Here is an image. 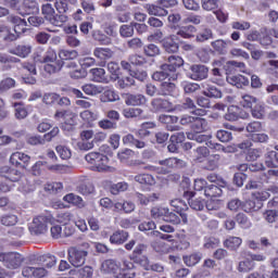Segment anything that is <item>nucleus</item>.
Wrapping results in <instances>:
<instances>
[{
	"mask_svg": "<svg viewBox=\"0 0 278 278\" xmlns=\"http://www.w3.org/2000/svg\"><path fill=\"white\" fill-rule=\"evenodd\" d=\"M42 266H25L22 269V275L25 278H42L47 277V268L55 266V256H42Z\"/></svg>",
	"mask_w": 278,
	"mask_h": 278,
	"instance_id": "1",
	"label": "nucleus"
},
{
	"mask_svg": "<svg viewBox=\"0 0 278 278\" xmlns=\"http://www.w3.org/2000/svg\"><path fill=\"white\" fill-rule=\"evenodd\" d=\"M41 64L43 65V71L48 73V75H53L55 73H60L62 71V66H64V62L58 60V53L52 48H49L46 53L40 59Z\"/></svg>",
	"mask_w": 278,
	"mask_h": 278,
	"instance_id": "2",
	"label": "nucleus"
},
{
	"mask_svg": "<svg viewBox=\"0 0 278 278\" xmlns=\"http://www.w3.org/2000/svg\"><path fill=\"white\" fill-rule=\"evenodd\" d=\"M177 3V0H156L152 4H147L146 10L150 16H168L169 8H175Z\"/></svg>",
	"mask_w": 278,
	"mask_h": 278,
	"instance_id": "3",
	"label": "nucleus"
},
{
	"mask_svg": "<svg viewBox=\"0 0 278 278\" xmlns=\"http://www.w3.org/2000/svg\"><path fill=\"white\" fill-rule=\"evenodd\" d=\"M55 218L51 215H39L35 217L29 226V231L34 236H42L47 233L48 225H54Z\"/></svg>",
	"mask_w": 278,
	"mask_h": 278,
	"instance_id": "4",
	"label": "nucleus"
},
{
	"mask_svg": "<svg viewBox=\"0 0 278 278\" xmlns=\"http://www.w3.org/2000/svg\"><path fill=\"white\" fill-rule=\"evenodd\" d=\"M173 168H186V161L178 157L161 160L155 170L159 175H168Z\"/></svg>",
	"mask_w": 278,
	"mask_h": 278,
	"instance_id": "5",
	"label": "nucleus"
},
{
	"mask_svg": "<svg viewBox=\"0 0 278 278\" xmlns=\"http://www.w3.org/2000/svg\"><path fill=\"white\" fill-rule=\"evenodd\" d=\"M0 262L3 263L5 268L16 270V268H21L23 262H25V258L23 255L16 252L0 253Z\"/></svg>",
	"mask_w": 278,
	"mask_h": 278,
	"instance_id": "6",
	"label": "nucleus"
},
{
	"mask_svg": "<svg viewBox=\"0 0 278 278\" xmlns=\"http://www.w3.org/2000/svg\"><path fill=\"white\" fill-rule=\"evenodd\" d=\"M68 261L72 266L79 268V266H84L86 264V257H88V251L83 250L81 248L72 247L67 251Z\"/></svg>",
	"mask_w": 278,
	"mask_h": 278,
	"instance_id": "7",
	"label": "nucleus"
},
{
	"mask_svg": "<svg viewBox=\"0 0 278 278\" xmlns=\"http://www.w3.org/2000/svg\"><path fill=\"white\" fill-rule=\"evenodd\" d=\"M85 160L86 162H88V164H92L93 166H96L99 173H103V170H105V165L109 162L108 156L99 152H90L86 154Z\"/></svg>",
	"mask_w": 278,
	"mask_h": 278,
	"instance_id": "8",
	"label": "nucleus"
},
{
	"mask_svg": "<svg viewBox=\"0 0 278 278\" xmlns=\"http://www.w3.org/2000/svg\"><path fill=\"white\" fill-rule=\"evenodd\" d=\"M102 270H104V273H109V275H113L115 278H127L125 269L121 268L114 260L104 261L102 263Z\"/></svg>",
	"mask_w": 278,
	"mask_h": 278,
	"instance_id": "9",
	"label": "nucleus"
},
{
	"mask_svg": "<svg viewBox=\"0 0 278 278\" xmlns=\"http://www.w3.org/2000/svg\"><path fill=\"white\" fill-rule=\"evenodd\" d=\"M58 134H60V128L54 127L50 132L46 134L43 137H40V136L27 137V143L33 146L45 144V142H51V140H53V138H55Z\"/></svg>",
	"mask_w": 278,
	"mask_h": 278,
	"instance_id": "10",
	"label": "nucleus"
},
{
	"mask_svg": "<svg viewBox=\"0 0 278 278\" xmlns=\"http://www.w3.org/2000/svg\"><path fill=\"white\" fill-rule=\"evenodd\" d=\"M164 64L161 65V68L163 71H169V73H173L175 75V71L177 68H181L184 66V59L179 55H169L165 58Z\"/></svg>",
	"mask_w": 278,
	"mask_h": 278,
	"instance_id": "11",
	"label": "nucleus"
},
{
	"mask_svg": "<svg viewBox=\"0 0 278 278\" xmlns=\"http://www.w3.org/2000/svg\"><path fill=\"white\" fill-rule=\"evenodd\" d=\"M210 74V68L205 65L194 64L190 66L189 77L194 81H202V79H207Z\"/></svg>",
	"mask_w": 278,
	"mask_h": 278,
	"instance_id": "12",
	"label": "nucleus"
},
{
	"mask_svg": "<svg viewBox=\"0 0 278 278\" xmlns=\"http://www.w3.org/2000/svg\"><path fill=\"white\" fill-rule=\"evenodd\" d=\"M150 110L154 113L168 112V110H173V103L166 99L154 98L151 100Z\"/></svg>",
	"mask_w": 278,
	"mask_h": 278,
	"instance_id": "13",
	"label": "nucleus"
},
{
	"mask_svg": "<svg viewBox=\"0 0 278 278\" xmlns=\"http://www.w3.org/2000/svg\"><path fill=\"white\" fill-rule=\"evenodd\" d=\"M162 47L166 53H177L179 43H177V35H169L162 40Z\"/></svg>",
	"mask_w": 278,
	"mask_h": 278,
	"instance_id": "14",
	"label": "nucleus"
},
{
	"mask_svg": "<svg viewBox=\"0 0 278 278\" xmlns=\"http://www.w3.org/2000/svg\"><path fill=\"white\" fill-rule=\"evenodd\" d=\"M7 21L9 23H12L14 26V36H17L21 35V34H25V30L27 29V22L16 15H9L7 17Z\"/></svg>",
	"mask_w": 278,
	"mask_h": 278,
	"instance_id": "15",
	"label": "nucleus"
},
{
	"mask_svg": "<svg viewBox=\"0 0 278 278\" xmlns=\"http://www.w3.org/2000/svg\"><path fill=\"white\" fill-rule=\"evenodd\" d=\"M29 160H31V157L23 152H15L10 157L11 164H13V166H20V168H27Z\"/></svg>",
	"mask_w": 278,
	"mask_h": 278,
	"instance_id": "16",
	"label": "nucleus"
},
{
	"mask_svg": "<svg viewBox=\"0 0 278 278\" xmlns=\"http://www.w3.org/2000/svg\"><path fill=\"white\" fill-rule=\"evenodd\" d=\"M147 97L142 93H126L125 103L130 106H140L147 104Z\"/></svg>",
	"mask_w": 278,
	"mask_h": 278,
	"instance_id": "17",
	"label": "nucleus"
},
{
	"mask_svg": "<svg viewBox=\"0 0 278 278\" xmlns=\"http://www.w3.org/2000/svg\"><path fill=\"white\" fill-rule=\"evenodd\" d=\"M204 97H210L211 99H223V91L216 86L210 84V81L202 83Z\"/></svg>",
	"mask_w": 278,
	"mask_h": 278,
	"instance_id": "18",
	"label": "nucleus"
},
{
	"mask_svg": "<svg viewBox=\"0 0 278 278\" xmlns=\"http://www.w3.org/2000/svg\"><path fill=\"white\" fill-rule=\"evenodd\" d=\"M9 53L22 59L29 58L31 55V46L21 43L9 50Z\"/></svg>",
	"mask_w": 278,
	"mask_h": 278,
	"instance_id": "19",
	"label": "nucleus"
},
{
	"mask_svg": "<svg viewBox=\"0 0 278 278\" xmlns=\"http://www.w3.org/2000/svg\"><path fill=\"white\" fill-rule=\"evenodd\" d=\"M226 81L230 84V86H236V88H244V86H249L250 81L243 75H230L226 77Z\"/></svg>",
	"mask_w": 278,
	"mask_h": 278,
	"instance_id": "20",
	"label": "nucleus"
},
{
	"mask_svg": "<svg viewBox=\"0 0 278 278\" xmlns=\"http://www.w3.org/2000/svg\"><path fill=\"white\" fill-rule=\"evenodd\" d=\"M229 45H233L231 40H223V39H217L213 42H211V47L216 51V53H219V55H226L227 54V47Z\"/></svg>",
	"mask_w": 278,
	"mask_h": 278,
	"instance_id": "21",
	"label": "nucleus"
},
{
	"mask_svg": "<svg viewBox=\"0 0 278 278\" xmlns=\"http://www.w3.org/2000/svg\"><path fill=\"white\" fill-rule=\"evenodd\" d=\"M93 55L98 60L106 62V60H112V58H114V51L110 48H96L93 50Z\"/></svg>",
	"mask_w": 278,
	"mask_h": 278,
	"instance_id": "22",
	"label": "nucleus"
},
{
	"mask_svg": "<svg viewBox=\"0 0 278 278\" xmlns=\"http://www.w3.org/2000/svg\"><path fill=\"white\" fill-rule=\"evenodd\" d=\"M128 238H129V233L127 231L116 230L110 237V242H111V244H125V242H127Z\"/></svg>",
	"mask_w": 278,
	"mask_h": 278,
	"instance_id": "23",
	"label": "nucleus"
},
{
	"mask_svg": "<svg viewBox=\"0 0 278 278\" xmlns=\"http://www.w3.org/2000/svg\"><path fill=\"white\" fill-rule=\"evenodd\" d=\"M90 75H92L93 81H97L98 84H108V76L105 75V70L101 67H96L90 70Z\"/></svg>",
	"mask_w": 278,
	"mask_h": 278,
	"instance_id": "24",
	"label": "nucleus"
},
{
	"mask_svg": "<svg viewBox=\"0 0 278 278\" xmlns=\"http://www.w3.org/2000/svg\"><path fill=\"white\" fill-rule=\"evenodd\" d=\"M194 34H197V27H194L193 25H187L178 28V30L176 31V37L180 36V38L190 39L194 38Z\"/></svg>",
	"mask_w": 278,
	"mask_h": 278,
	"instance_id": "25",
	"label": "nucleus"
},
{
	"mask_svg": "<svg viewBox=\"0 0 278 278\" xmlns=\"http://www.w3.org/2000/svg\"><path fill=\"white\" fill-rule=\"evenodd\" d=\"M85 94H88L89 97H97V94H101V92H104L105 88L103 86H97L93 84H87L81 87Z\"/></svg>",
	"mask_w": 278,
	"mask_h": 278,
	"instance_id": "26",
	"label": "nucleus"
},
{
	"mask_svg": "<svg viewBox=\"0 0 278 278\" xmlns=\"http://www.w3.org/2000/svg\"><path fill=\"white\" fill-rule=\"evenodd\" d=\"M177 79V75L174 74L173 72L168 71V70H163L161 67V71L155 72L152 75V79H154V81H164V79Z\"/></svg>",
	"mask_w": 278,
	"mask_h": 278,
	"instance_id": "27",
	"label": "nucleus"
},
{
	"mask_svg": "<svg viewBox=\"0 0 278 278\" xmlns=\"http://www.w3.org/2000/svg\"><path fill=\"white\" fill-rule=\"evenodd\" d=\"M124 144H131L136 147V149H144L147 147V142L144 140L134 138V135L128 134L123 137Z\"/></svg>",
	"mask_w": 278,
	"mask_h": 278,
	"instance_id": "28",
	"label": "nucleus"
},
{
	"mask_svg": "<svg viewBox=\"0 0 278 278\" xmlns=\"http://www.w3.org/2000/svg\"><path fill=\"white\" fill-rule=\"evenodd\" d=\"M63 200L66 203H72V205H76V207H79V210L86 207V202H84V199L81 197L76 195L75 193H68L66 194Z\"/></svg>",
	"mask_w": 278,
	"mask_h": 278,
	"instance_id": "29",
	"label": "nucleus"
},
{
	"mask_svg": "<svg viewBox=\"0 0 278 278\" xmlns=\"http://www.w3.org/2000/svg\"><path fill=\"white\" fill-rule=\"evenodd\" d=\"M265 165L267 168H278V153L277 151H267L265 154Z\"/></svg>",
	"mask_w": 278,
	"mask_h": 278,
	"instance_id": "30",
	"label": "nucleus"
},
{
	"mask_svg": "<svg viewBox=\"0 0 278 278\" xmlns=\"http://www.w3.org/2000/svg\"><path fill=\"white\" fill-rule=\"evenodd\" d=\"M241 244H242V238L240 237H228L224 241V247L226 249H229V251H238Z\"/></svg>",
	"mask_w": 278,
	"mask_h": 278,
	"instance_id": "31",
	"label": "nucleus"
},
{
	"mask_svg": "<svg viewBox=\"0 0 278 278\" xmlns=\"http://www.w3.org/2000/svg\"><path fill=\"white\" fill-rule=\"evenodd\" d=\"M23 10L25 14H36L39 12L40 7L38 5V1L36 0H24Z\"/></svg>",
	"mask_w": 278,
	"mask_h": 278,
	"instance_id": "32",
	"label": "nucleus"
},
{
	"mask_svg": "<svg viewBox=\"0 0 278 278\" xmlns=\"http://www.w3.org/2000/svg\"><path fill=\"white\" fill-rule=\"evenodd\" d=\"M175 83L164 81L160 85L159 94L161 97H168L175 92Z\"/></svg>",
	"mask_w": 278,
	"mask_h": 278,
	"instance_id": "33",
	"label": "nucleus"
},
{
	"mask_svg": "<svg viewBox=\"0 0 278 278\" xmlns=\"http://www.w3.org/2000/svg\"><path fill=\"white\" fill-rule=\"evenodd\" d=\"M263 205L264 204L262 202H255L253 200H248V201L243 202L242 210H243V212H247L248 214L251 212H260V210H262Z\"/></svg>",
	"mask_w": 278,
	"mask_h": 278,
	"instance_id": "34",
	"label": "nucleus"
},
{
	"mask_svg": "<svg viewBox=\"0 0 278 278\" xmlns=\"http://www.w3.org/2000/svg\"><path fill=\"white\" fill-rule=\"evenodd\" d=\"M0 38H3L5 42H14L18 36L14 35L8 26L0 24Z\"/></svg>",
	"mask_w": 278,
	"mask_h": 278,
	"instance_id": "35",
	"label": "nucleus"
},
{
	"mask_svg": "<svg viewBox=\"0 0 278 278\" xmlns=\"http://www.w3.org/2000/svg\"><path fill=\"white\" fill-rule=\"evenodd\" d=\"M204 195L211 198L222 197L223 189L218 185H206L204 189Z\"/></svg>",
	"mask_w": 278,
	"mask_h": 278,
	"instance_id": "36",
	"label": "nucleus"
},
{
	"mask_svg": "<svg viewBox=\"0 0 278 278\" xmlns=\"http://www.w3.org/2000/svg\"><path fill=\"white\" fill-rule=\"evenodd\" d=\"M135 181L142 186H155V178L151 174H139L135 176Z\"/></svg>",
	"mask_w": 278,
	"mask_h": 278,
	"instance_id": "37",
	"label": "nucleus"
},
{
	"mask_svg": "<svg viewBox=\"0 0 278 278\" xmlns=\"http://www.w3.org/2000/svg\"><path fill=\"white\" fill-rule=\"evenodd\" d=\"M50 25L54 27H62L66 21H68V16L64 14H52L49 20H47Z\"/></svg>",
	"mask_w": 278,
	"mask_h": 278,
	"instance_id": "38",
	"label": "nucleus"
},
{
	"mask_svg": "<svg viewBox=\"0 0 278 278\" xmlns=\"http://www.w3.org/2000/svg\"><path fill=\"white\" fill-rule=\"evenodd\" d=\"M144 111L139 108H126L123 110V116L125 118H140Z\"/></svg>",
	"mask_w": 278,
	"mask_h": 278,
	"instance_id": "39",
	"label": "nucleus"
},
{
	"mask_svg": "<svg viewBox=\"0 0 278 278\" xmlns=\"http://www.w3.org/2000/svg\"><path fill=\"white\" fill-rule=\"evenodd\" d=\"M167 212L168 208L166 207L154 206L151 208L150 214L151 217L154 218V220H164Z\"/></svg>",
	"mask_w": 278,
	"mask_h": 278,
	"instance_id": "40",
	"label": "nucleus"
},
{
	"mask_svg": "<svg viewBox=\"0 0 278 278\" xmlns=\"http://www.w3.org/2000/svg\"><path fill=\"white\" fill-rule=\"evenodd\" d=\"M79 53L77 50H60L59 58L60 62H64V60H77Z\"/></svg>",
	"mask_w": 278,
	"mask_h": 278,
	"instance_id": "41",
	"label": "nucleus"
},
{
	"mask_svg": "<svg viewBox=\"0 0 278 278\" xmlns=\"http://www.w3.org/2000/svg\"><path fill=\"white\" fill-rule=\"evenodd\" d=\"M189 205L191 210H195V212H202V210H205V200L201 198H191L189 200Z\"/></svg>",
	"mask_w": 278,
	"mask_h": 278,
	"instance_id": "42",
	"label": "nucleus"
},
{
	"mask_svg": "<svg viewBox=\"0 0 278 278\" xmlns=\"http://www.w3.org/2000/svg\"><path fill=\"white\" fill-rule=\"evenodd\" d=\"M117 86L122 88V90H125V88H131V86H136V79H134V76H124L117 81Z\"/></svg>",
	"mask_w": 278,
	"mask_h": 278,
	"instance_id": "43",
	"label": "nucleus"
},
{
	"mask_svg": "<svg viewBox=\"0 0 278 278\" xmlns=\"http://www.w3.org/2000/svg\"><path fill=\"white\" fill-rule=\"evenodd\" d=\"M16 86V81L12 78H4L0 81V94L8 92L11 88Z\"/></svg>",
	"mask_w": 278,
	"mask_h": 278,
	"instance_id": "44",
	"label": "nucleus"
},
{
	"mask_svg": "<svg viewBox=\"0 0 278 278\" xmlns=\"http://www.w3.org/2000/svg\"><path fill=\"white\" fill-rule=\"evenodd\" d=\"M255 103H257V98L251 94H244L241 97L240 105H242V108L252 109Z\"/></svg>",
	"mask_w": 278,
	"mask_h": 278,
	"instance_id": "45",
	"label": "nucleus"
},
{
	"mask_svg": "<svg viewBox=\"0 0 278 278\" xmlns=\"http://www.w3.org/2000/svg\"><path fill=\"white\" fill-rule=\"evenodd\" d=\"M119 97L116 93V91L114 90H105L103 92V94L100 98V101H102V103H108V101L110 102H114V101H118Z\"/></svg>",
	"mask_w": 278,
	"mask_h": 278,
	"instance_id": "46",
	"label": "nucleus"
},
{
	"mask_svg": "<svg viewBox=\"0 0 278 278\" xmlns=\"http://www.w3.org/2000/svg\"><path fill=\"white\" fill-rule=\"evenodd\" d=\"M143 53L148 58H155V55H160V47L155 46V43H149L143 47Z\"/></svg>",
	"mask_w": 278,
	"mask_h": 278,
	"instance_id": "47",
	"label": "nucleus"
},
{
	"mask_svg": "<svg viewBox=\"0 0 278 278\" xmlns=\"http://www.w3.org/2000/svg\"><path fill=\"white\" fill-rule=\"evenodd\" d=\"M55 150L61 160H71L73 155V152L66 146H56Z\"/></svg>",
	"mask_w": 278,
	"mask_h": 278,
	"instance_id": "48",
	"label": "nucleus"
},
{
	"mask_svg": "<svg viewBox=\"0 0 278 278\" xmlns=\"http://www.w3.org/2000/svg\"><path fill=\"white\" fill-rule=\"evenodd\" d=\"M132 262L135 264H139V266H142L144 270H149L150 268L149 257L146 255H132Z\"/></svg>",
	"mask_w": 278,
	"mask_h": 278,
	"instance_id": "49",
	"label": "nucleus"
},
{
	"mask_svg": "<svg viewBox=\"0 0 278 278\" xmlns=\"http://www.w3.org/2000/svg\"><path fill=\"white\" fill-rule=\"evenodd\" d=\"M0 223L4 227H14L18 223V217L16 215H4L0 218Z\"/></svg>",
	"mask_w": 278,
	"mask_h": 278,
	"instance_id": "50",
	"label": "nucleus"
},
{
	"mask_svg": "<svg viewBox=\"0 0 278 278\" xmlns=\"http://www.w3.org/2000/svg\"><path fill=\"white\" fill-rule=\"evenodd\" d=\"M79 117L84 123H94L97 121V114L90 110H85L79 113Z\"/></svg>",
	"mask_w": 278,
	"mask_h": 278,
	"instance_id": "51",
	"label": "nucleus"
},
{
	"mask_svg": "<svg viewBox=\"0 0 278 278\" xmlns=\"http://www.w3.org/2000/svg\"><path fill=\"white\" fill-rule=\"evenodd\" d=\"M210 155V150L207 147H199L193 151V157L194 160H198V162H201L203 157H207Z\"/></svg>",
	"mask_w": 278,
	"mask_h": 278,
	"instance_id": "52",
	"label": "nucleus"
},
{
	"mask_svg": "<svg viewBox=\"0 0 278 278\" xmlns=\"http://www.w3.org/2000/svg\"><path fill=\"white\" fill-rule=\"evenodd\" d=\"M236 222L242 229H249L251 227V220L243 213H239L236 216Z\"/></svg>",
	"mask_w": 278,
	"mask_h": 278,
	"instance_id": "53",
	"label": "nucleus"
},
{
	"mask_svg": "<svg viewBox=\"0 0 278 278\" xmlns=\"http://www.w3.org/2000/svg\"><path fill=\"white\" fill-rule=\"evenodd\" d=\"M165 223H172V225H179L181 223V218L176 213L170 212L167 208V213L165 214V218L163 219Z\"/></svg>",
	"mask_w": 278,
	"mask_h": 278,
	"instance_id": "54",
	"label": "nucleus"
},
{
	"mask_svg": "<svg viewBox=\"0 0 278 278\" xmlns=\"http://www.w3.org/2000/svg\"><path fill=\"white\" fill-rule=\"evenodd\" d=\"M214 33L210 28H205L197 36V42H205V40H212Z\"/></svg>",
	"mask_w": 278,
	"mask_h": 278,
	"instance_id": "55",
	"label": "nucleus"
},
{
	"mask_svg": "<svg viewBox=\"0 0 278 278\" xmlns=\"http://www.w3.org/2000/svg\"><path fill=\"white\" fill-rule=\"evenodd\" d=\"M188 140H194L195 142H207L210 140V137L207 135H203L201 132H189L187 135Z\"/></svg>",
	"mask_w": 278,
	"mask_h": 278,
	"instance_id": "56",
	"label": "nucleus"
},
{
	"mask_svg": "<svg viewBox=\"0 0 278 278\" xmlns=\"http://www.w3.org/2000/svg\"><path fill=\"white\" fill-rule=\"evenodd\" d=\"M216 138L219 140V142H231V140H233V135L231 131L218 130L216 132Z\"/></svg>",
	"mask_w": 278,
	"mask_h": 278,
	"instance_id": "57",
	"label": "nucleus"
},
{
	"mask_svg": "<svg viewBox=\"0 0 278 278\" xmlns=\"http://www.w3.org/2000/svg\"><path fill=\"white\" fill-rule=\"evenodd\" d=\"M74 216L73 213L71 212H62L59 213L56 216V223H62L63 225H68V223H71V220H73Z\"/></svg>",
	"mask_w": 278,
	"mask_h": 278,
	"instance_id": "58",
	"label": "nucleus"
},
{
	"mask_svg": "<svg viewBox=\"0 0 278 278\" xmlns=\"http://www.w3.org/2000/svg\"><path fill=\"white\" fill-rule=\"evenodd\" d=\"M22 68L23 71H26L29 73V75H37V70H36V61H26L22 63Z\"/></svg>",
	"mask_w": 278,
	"mask_h": 278,
	"instance_id": "59",
	"label": "nucleus"
},
{
	"mask_svg": "<svg viewBox=\"0 0 278 278\" xmlns=\"http://www.w3.org/2000/svg\"><path fill=\"white\" fill-rule=\"evenodd\" d=\"M201 262V254H191L189 256H184V263L186 266H197Z\"/></svg>",
	"mask_w": 278,
	"mask_h": 278,
	"instance_id": "60",
	"label": "nucleus"
},
{
	"mask_svg": "<svg viewBox=\"0 0 278 278\" xmlns=\"http://www.w3.org/2000/svg\"><path fill=\"white\" fill-rule=\"evenodd\" d=\"M203 125H205V119L201 118V117H195V119L192 123V129H193V134H201V131H203V129H205V127H203Z\"/></svg>",
	"mask_w": 278,
	"mask_h": 278,
	"instance_id": "61",
	"label": "nucleus"
},
{
	"mask_svg": "<svg viewBox=\"0 0 278 278\" xmlns=\"http://www.w3.org/2000/svg\"><path fill=\"white\" fill-rule=\"evenodd\" d=\"M129 188L127 182H117L111 186V192L113 194H118L119 192H125Z\"/></svg>",
	"mask_w": 278,
	"mask_h": 278,
	"instance_id": "62",
	"label": "nucleus"
},
{
	"mask_svg": "<svg viewBox=\"0 0 278 278\" xmlns=\"http://www.w3.org/2000/svg\"><path fill=\"white\" fill-rule=\"evenodd\" d=\"M202 8L207 12H212V10H217L218 2L216 0H202Z\"/></svg>",
	"mask_w": 278,
	"mask_h": 278,
	"instance_id": "63",
	"label": "nucleus"
},
{
	"mask_svg": "<svg viewBox=\"0 0 278 278\" xmlns=\"http://www.w3.org/2000/svg\"><path fill=\"white\" fill-rule=\"evenodd\" d=\"M239 273H249V270H253V262L247 260L241 261L238 266Z\"/></svg>",
	"mask_w": 278,
	"mask_h": 278,
	"instance_id": "64",
	"label": "nucleus"
}]
</instances>
